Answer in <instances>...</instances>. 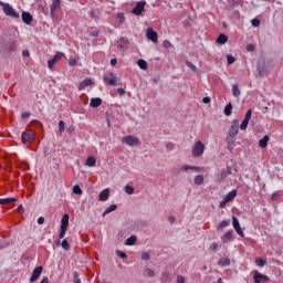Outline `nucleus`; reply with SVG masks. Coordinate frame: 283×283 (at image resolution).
Listing matches in <instances>:
<instances>
[{"label":"nucleus","instance_id":"obj_1","mask_svg":"<svg viewBox=\"0 0 283 283\" xmlns=\"http://www.w3.org/2000/svg\"><path fill=\"white\" fill-rule=\"evenodd\" d=\"M240 132V122L238 119H233L231 122L230 129L228 132L227 142L229 144L235 143V136H238V133Z\"/></svg>","mask_w":283,"mask_h":283},{"label":"nucleus","instance_id":"obj_2","mask_svg":"<svg viewBox=\"0 0 283 283\" xmlns=\"http://www.w3.org/2000/svg\"><path fill=\"white\" fill-rule=\"evenodd\" d=\"M205 149H207L205 143L197 140L191 148L192 158H200L201 156H205Z\"/></svg>","mask_w":283,"mask_h":283},{"label":"nucleus","instance_id":"obj_3","mask_svg":"<svg viewBox=\"0 0 283 283\" xmlns=\"http://www.w3.org/2000/svg\"><path fill=\"white\" fill-rule=\"evenodd\" d=\"M0 6L7 17H11V19H19V13L14 10L12 4L0 1Z\"/></svg>","mask_w":283,"mask_h":283},{"label":"nucleus","instance_id":"obj_4","mask_svg":"<svg viewBox=\"0 0 283 283\" xmlns=\"http://www.w3.org/2000/svg\"><path fill=\"white\" fill-rule=\"evenodd\" d=\"M237 196H238V190H231L226 196H223V200L219 205L220 209H224L227 205H229V202L235 200Z\"/></svg>","mask_w":283,"mask_h":283},{"label":"nucleus","instance_id":"obj_5","mask_svg":"<svg viewBox=\"0 0 283 283\" xmlns=\"http://www.w3.org/2000/svg\"><path fill=\"white\" fill-rule=\"evenodd\" d=\"M122 143H124V145H127L128 147H136L140 145V139H138V137L134 135H127L122 138Z\"/></svg>","mask_w":283,"mask_h":283},{"label":"nucleus","instance_id":"obj_6","mask_svg":"<svg viewBox=\"0 0 283 283\" xmlns=\"http://www.w3.org/2000/svg\"><path fill=\"white\" fill-rule=\"evenodd\" d=\"M146 6H147V1L142 0L136 3V6H135V8H133L132 12L135 14V17H140V14H143V12H145Z\"/></svg>","mask_w":283,"mask_h":283},{"label":"nucleus","instance_id":"obj_7","mask_svg":"<svg viewBox=\"0 0 283 283\" xmlns=\"http://www.w3.org/2000/svg\"><path fill=\"white\" fill-rule=\"evenodd\" d=\"M116 48L119 49L120 52H125L127 50H129V39L127 38H120L117 42H116Z\"/></svg>","mask_w":283,"mask_h":283},{"label":"nucleus","instance_id":"obj_8","mask_svg":"<svg viewBox=\"0 0 283 283\" xmlns=\"http://www.w3.org/2000/svg\"><path fill=\"white\" fill-rule=\"evenodd\" d=\"M253 114L252 109H249L244 116V119L242 120V123L240 124V129L241 132H247V127H249V122L251 120V116Z\"/></svg>","mask_w":283,"mask_h":283},{"label":"nucleus","instance_id":"obj_9","mask_svg":"<svg viewBox=\"0 0 283 283\" xmlns=\"http://www.w3.org/2000/svg\"><path fill=\"white\" fill-rule=\"evenodd\" d=\"M21 138H22L23 145H32V143H34V133L32 132L22 133Z\"/></svg>","mask_w":283,"mask_h":283},{"label":"nucleus","instance_id":"obj_10","mask_svg":"<svg viewBox=\"0 0 283 283\" xmlns=\"http://www.w3.org/2000/svg\"><path fill=\"white\" fill-rule=\"evenodd\" d=\"M61 59H63V53L62 52H57L53 59L48 61V67L49 70H54V65H56V63H59V61H61Z\"/></svg>","mask_w":283,"mask_h":283},{"label":"nucleus","instance_id":"obj_11","mask_svg":"<svg viewBox=\"0 0 283 283\" xmlns=\"http://www.w3.org/2000/svg\"><path fill=\"white\" fill-rule=\"evenodd\" d=\"M146 36L153 43H158V33L153 28L146 30Z\"/></svg>","mask_w":283,"mask_h":283},{"label":"nucleus","instance_id":"obj_12","mask_svg":"<svg viewBox=\"0 0 283 283\" xmlns=\"http://www.w3.org/2000/svg\"><path fill=\"white\" fill-rule=\"evenodd\" d=\"M253 280H254V283H266L269 282V276L255 271L253 275Z\"/></svg>","mask_w":283,"mask_h":283},{"label":"nucleus","instance_id":"obj_13","mask_svg":"<svg viewBox=\"0 0 283 283\" xmlns=\"http://www.w3.org/2000/svg\"><path fill=\"white\" fill-rule=\"evenodd\" d=\"M41 273H43V266H38L33 270V273L30 277V282L34 283L39 280V277H41Z\"/></svg>","mask_w":283,"mask_h":283},{"label":"nucleus","instance_id":"obj_14","mask_svg":"<svg viewBox=\"0 0 283 283\" xmlns=\"http://www.w3.org/2000/svg\"><path fill=\"white\" fill-rule=\"evenodd\" d=\"M104 83H107L108 85H113L116 86V75H114V73H111L108 75H104L103 77Z\"/></svg>","mask_w":283,"mask_h":283},{"label":"nucleus","instance_id":"obj_15","mask_svg":"<svg viewBox=\"0 0 283 283\" xmlns=\"http://www.w3.org/2000/svg\"><path fill=\"white\" fill-rule=\"evenodd\" d=\"M61 8V0H53L50 4L51 17H54L55 12Z\"/></svg>","mask_w":283,"mask_h":283},{"label":"nucleus","instance_id":"obj_16","mask_svg":"<svg viewBox=\"0 0 283 283\" xmlns=\"http://www.w3.org/2000/svg\"><path fill=\"white\" fill-rule=\"evenodd\" d=\"M22 21H23V23H25V25H30L31 23H32V14H30V12H25V11H23L22 12Z\"/></svg>","mask_w":283,"mask_h":283},{"label":"nucleus","instance_id":"obj_17","mask_svg":"<svg viewBox=\"0 0 283 283\" xmlns=\"http://www.w3.org/2000/svg\"><path fill=\"white\" fill-rule=\"evenodd\" d=\"M221 240L223 243L231 242L233 240V230L227 231L222 237Z\"/></svg>","mask_w":283,"mask_h":283},{"label":"nucleus","instance_id":"obj_18","mask_svg":"<svg viewBox=\"0 0 283 283\" xmlns=\"http://www.w3.org/2000/svg\"><path fill=\"white\" fill-rule=\"evenodd\" d=\"M101 202H105L109 199V189H104L99 192V196H98Z\"/></svg>","mask_w":283,"mask_h":283},{"label":"nucleus","instance_id":"obj_19","mask_svg":"<svg viewBox=\"0 0 283 283\" xmlns=\"http://www.w3.org/2000/svg\"><path fill=\"white\" fill-rule=\"evenodd\" d=\"M70 227V214H64L61 220V229H67Z\"/></svg>","mask_w":283,"mask_h":283},{"label":"nucleus","instance_id":"obj_20","mask_svg":"<svg viewBox=\"0 0 283 283\" xmlns=\"http://www.w3.org/2000/svg\"><path fill=\"white\" fill-rule=\"evenodd\" d=\"M137 240H138V237H136V234H133L128 239H126L125 245L126 247H134L136 244Z\"/></svg>","mask_w":283,"mask_h":283},{"label":"nucleus","instance_id":"obj_21","mask_svg":"<svg viewBox=\"0 0 283 283\" xmlns=\"http://www.w3.org/2000/svg\"><path fill=\"white\" fill-rule=\"evenodd\" d=\"M181 169L184 171H189V169H191L192 171H197V172L202 171V167H199V166H182Z\"/></svg>","mask_w":283,"mask_h":283},{"label":"nucleus","instance_id":"obj_22","mask_svg":"<svg viewBox=\"0 0 283 283\" xmlns=\"http://www.w3.org/2000/svg\"><path fill=\"white\" fill-rule=\"evenodd\" d=\"M103 105V99L95 97L91 99V107H101Z\"/></svg>","mask_w":283,"mask_h":283},{"label":"nucleus","instance_id":"obj_23","mask_svg":"<svg viewBox=\"0 0 283 283\" xmlns=\"http://www.w3.org/2000/svg\"><path fill=\"white\" fill-rule=\"evenodd\" d=\"M12 202H17V198L10 197L0 199V205H12Z\"/></svg>","mask_w":283,"mask_h":283},{"label":"nucleus","instance_id":"obj_24","mask_svg":"<svg viewBox=\"0 0 283 283\" xmlns=\"http://www.w3.org/2000/svg\"><path fill=\"white\" fill-rule=\"evenodd\" d=\"M229 41V36H227L226 34H220L217 39V43L219 45H224V43H227Z\"/></svg>","mask_w":283,"mask_h":283},{"label":"nucleus","instance_id":"obj_25","mask_svg":"<svg viewBox=\"0 0 283 283\" xmlns=\"http://www.w3.org/2000/svg\"><path fill=\"white\" fill-rule=\"evenodd\" d=\"M259 145L261 149H266V146L269 145V135H265L260 142Z\"/></svg>","mask_w":283,"mask_h":283},{"label":"nucleus","instance_id":"obj_26","mask_svg":"<svg viewBox=\"0 0 283 283\" xmlns=\"http://www.w3.org/2000/svg\"><path fill=\"white\" fill-rule=\"evenodd\" d=\"M161 282L163 283L171 282V273L169 272L161 273Z\"/></svg>","mask_w":283,"mask_h":283},{"label":"nucleus","instance_id":"obj_27","mask_svg":"<svg viewBox=\"0 0 283 283\" xmlns=\"http://www.w3.org/2000/svg\"><path fill=\"white\" fill-rule=\"evenodd\" d=\"M86 167H96V158L93 156L87 157Z\"/></svg>","mask_w":283,"mask_h":283},{"label":"nucleus","instance_id":"obj_28","mask_svg":"<svg viewBox=\"0 0 283 283\" xmlns=\"http://www.w3.org/2000/svg\"><path fill=\"white\" fill-rule=\"evenodd\" d=\"M92 85V80L86 78L78 85V90H85V87H90Z\"/></svg>","mask_w":283,"mask_h":283},{"label":"nucleus","instance_id":"obj_29","mask_svg":"<svg viewBox=\"0 0 283 283\" xmlns=\"http://www.w3.org/2000/svg\"><path fill=\"white\" fill-rule=\"evenodd\" d=\"M219 266H230L231 265V260L229 258H222L218 262Z\"/></svg>","mask_w":283,"mask_h":283},{"label":"nucleus","instance_id":"obj_30","mask_svg":"<svg viewBox=\"0 0 283 283\" xmlns=\"http://www.w3.org/2000/svg\"><path fill=\"white\" fill-rule=\"evenodd\" d=\"M144 275H145V277H154L156 275V271H154L149 268H146L144 270Z\"/></svg>","mask_w":283,"mask_h":283},{"label":"nucleus","instance_id":"obj_31","mask_svg":"<svg viewBox=\"0 0 283 283\" xmlns=\"http://www.w3.org/2000/svg\"><path fill=\"white\" fill-rule=\"evenodd\" d=\"M205 182V176L203 175H197L195 177V185H197L198 187H200V185H202Z\"/></svg>","mask_w":283,"mask_h":283},{"label":"nucleus","instance_id":"obj_32","mask_svg":"<svg viewBox=\"0 0 283 283\" xmlns=\"http://www.w3.org/2000/svg\"><path fill=\"white\" fill-rule=\"evenodd\" d=\"M117 206L116 205H111L108 208L105 209V211L103 212V218H105V216H107L108 213H112V211H116Z\"/></svg>","mask_w":283,"mask_h":283},{"label":"nucleus","instance_id":"obj_33","mask_svg":"<svg viewBox=\"0 0 283 283\" xmlns=\"http://www.w3.org/2000/svg\"><path fill=\"white\" fill-rule=\"evenodd\" d=\"M232 94L233 96H235V98H240V87H238V84H233L232 85Z\"/></svg>","mask_w":283,"mask_h":283},{"label":"nucleus","instance_id":"obj_34","mask_svg":"<svg viewBox=\"0 0 283 283\" xmlns=\"http://www.w3.org/2000/svg\"><path fill=\"white\" fill-rule=\"evenodd\" d=\"M232 112H233V105L231 103L227 104V106L224 107V115L231 116Z\"/></svg>","mask_w":283,"mask_h":283},{"label":"nucleus","instance_id":"obj_35","mask_svg":"<svg viewBox=\"0 0 283 283\" xmlns=\"http://www.w3.org/2000/svg\"><path fill=\"white\" fill-rule=\"evenodd\" d=\"M137 65L140 70H147V61L143 59L138 60Z\"/></svg>","mask_w":283,"mask_h":283},{"label":"nucleus","instance_id":"obj_36","mask_svg":"<svg viewBox=\"0 0 283 283\" xmlns=\"http://www.w3.org/2000/svg\"><path fill=\"white\" fill-rule=\"evenodd\" d=\"M255 264L256 266H266V260L262 259V258H256L255 259Z\"/></svg>","mask_w":283,"mask_h":283},{"label":"nucleus","instance_id":"obj_37","mask_svg":"<svg viewBox=\"0 0 283 283\" xmlns=\"http://www.w3.org/2000/svg\"><path fill=\"white\" fill-rule=\"evenodd\" d=\"M73 193H75L76 196H83V189H81V186L75 185L73 187Z\"/></svg>","mask_w":283,"mask_h":283},{"label":"nucleus","instance_id":"obj_38","mask_svg":"<svg viewBox=\"0 0 283 283\" xmlns=\"http://www.w3.org/2000/svg\"><path fill=\"white\" fill-rule=\"evenodd\" d=\"M231 224V221L229 220H223L219 223L218 229H227Z\"/></svg>","mask_w":283,"mask_h":283},{"label":"nucleus","instance_id":"obj_39","mask_svg":"<svg viewBox=\"0 0 283 283\" xmlns=\"http://www.w3.org/2000/svg\"><path fill=\"white\" fill-rule=\"evenodd\" d=\"M124 189H125V193H127L128 196H133L134 188L130 185H126Z\"/></svg>","mask_w":283,"mask_h":283},{"label":"nucleus","instance_id":"obj_40","mask_svg":"<svg viewBox=\"0 0 283 283\" xmlns=\"http://www.w3.org/2000/svg\"><path fill=\"white\" fill-rule=\"evenodd\" d=\"M151 259V255L149 254V252H143L142 253V260L144 261V262H147V261H149Z\"/></svg>","mask_w":283,"mask_h":283},{"label":"nucleus","instance_id":"obj_41","mask_svg":"<svg viewBox=\"0 0 283 283\" xmlns=\"http://www.w3.org/2000/svg\"><path fill=\"white\" fill-rule=\"evenodd\" d=\"M232 227L233 229H238L240 227V221L237 217H232Z\"/></svg>","mask_w":283,"mask_h":283},{"label":"nucleus","instance_id":"obj_42","mask_svg":"<svg viewBox=\"0 0 283 283\" xmlns=\"http://www.w3.org/2000/svg\"><path fill=\"white\" fill-rule=\"evenodd\" d=\"M227 62H228V65H233V63H235V57H233V55L231 54H228Z\"/></svg>","mask_w":283,"mask_h":283},{"label":"nucleus","instance_id":"obj_43","mask_svg":"<svg viewBox=\"0 0 283 283\" xmlns=\"http://www.w3.org/2000/svg\"><path fill=\"white\" fill-rule=\"evenodd\" d=\"M59 132L60 134H63V132H65V122L63 120L59 122Z\"/></svg>","mask_w":283,"mask_h":283},{"label":"nucleus","instance_id":"obj_44","mask_svg":"<svg viewBox=\"0 0 283 283\" xmlns=\"http://www.w3.org/2000/svg\"><path fill=\"white\" fill-rule=\"evenodd\" d=\"M166 149H167V151H174V149H176V145H174V143L169 142L166 144Z\"/></svg>","mask_w":283,"mask_h":283},{"label":"nucleus","instance_id":"obj_45","mask_svg":"<svg viewBox=\"0 0 283 283\" xmlns=\"http://www.w3.org/2000/svg\"><path fill=\"white\" fill-rule=\"evenodd\" d=\"M116 255H118V258H122V260H127V254L120 250L116 251Z\"/></svg>","mask_w":283,"mask_h":283},{"label":"nucleus","instance_id":"obj_46","mask_svg":"<svg viewBox=\"0 0 283 283\" xmlns=\"http://www.w3.org/2000/svg\"><path fill=\"white\" fill-rule=\"evenodd\" d=\"M65 233H67V228H61L60 230V240H63V238H65Z\"/></svg>","mask_w":283,"mask_h":283},{"label":"nucleus","instance_id":"obj_47","mask_svg":"<svg viewBox=\"0 0 283 283\" xmlns=\"http://www.w3.org/2000/svg\"><path fill=\"white\" fill-rule=\"evenodd\" d=\"M62 249H64V251H70V243L67 240L62 241Z\"/></svg>","mask_w":283,"mask_h":283},{"label":"nucleus","instance_id":"obj_48","mask_svg":"<svg viewBox=\"0 0 283 283\" xmlns=\"http://www.w3.org/2000/svg\"><path fill=\"white\" fill-rule=\"evenodd\" d=\"M186 65L188 67H190V70H192V72H198V67H196V65H193V63L188 61V62H186Z\"/></svg>","mask_w":283,"mask_h":283},{"label":"nucleus","instance_id":"obj_49","mask_svg":"<svg viewBox=\"0 0 283 283\" xmlns=\"http://www.w3.org/2000/svg\"><path fill=\"white\" fill-rule=\"evenodd\" d=\"M99 32L98 29L94 28L90 31V36H98Z\"/></svg>","mask_w":283,"mask_h":283},{"label":"nucleus","instance_id":"obj_50","mask_svg":"<svg viewBox=\"0 0 283 283\" xmlns=\"http://www.w3.org/2000/svg\"><path fill=\"white\" fill-rule=\"evenodd\" d=\"M234 230L238 233V235H240L241 238H244V232L242 231V227L239 226V228H234Z\"/></svg>","mask_w":283,"mask_h":283},{"label":"nucleus","instance_id":"obj_51","mask_svg":"<svg viewBox=\"0 0 283 283\" xmlns=\"http://www.w3.org/2000/svg\"><path fill=\"white\" fill-rule=\"evenodd\" d=\"M163 48H165V50H169V48H171V42H169L168 40H165L163 42Z\"/></svg>","mask_w":283,"mask_h":283},{"label":"nucleus","instance_id":"obj_52","mask_svg":"<svg viewBox=\"0 0 283 283\" xmlns=\"http://www.w3.org/2000/svg\"><path fill=\"white\" fill-rule=\"evenodd\" d=\"M280 196H281L280 192H274V193H272V196H271V200H273V201L280 200Z\"/></svg>","mask_w":283,"mask_h":283},{"label":"nucleus","instance_id":"obj_53","mask_svg":"<svg viewBox=\"0 0 283 283\" xmlns=\"http://www.w3.org/2000/svg\"><path fill=\"white\" fill-rule=\"evenodd\" d=\"M9 50H10V52H14V50H17V42H11L9 44Z\"/></svg>","mask_w":283,"mask_h":283},{"label":"nucleus","instance_id":"obj_54","mask_svg":"<svg viewBox=\"0 0 283 283\" xmlns=\"http://www.w3.org/2000/svg\"><path fill=\"white\" fill-rule=\"evenodd\" d=\"M251 23H252L253 28H260V20L253 19V20L251 21Z\"/></svg>","mask_w":283,"mask_h":283},{"label":"nucleus","instance_id":"obj_55","mask_svg":"<svg viewBox=\"0 0 283 283\" xmlns=\"http://www.w3.org/2000/svg\"><path fill=\"white\" fill-rule=\"evenodd\" d=\"M117 18H118V20H119V23H125V14L118 13V14H117Z\"/></svg>","mask_w":283,"mask_h":283},{"label":"nucleus","instance_id":"obj_56","mask_svg":"<svg viewBox=\"0 0 283 283\" xmlns=\"http://www.w3.org/2000/svg\"><path fill=\"white\" fill-rule=\"evenodd\" d=\"M247 50H248V52H254V51H255V45H253V44H248V45H247Z\"/></svg>","mask_w":283,"mask_h":283},{"label":"nucleus","instance_id":"obj_57","mask_svg":"<svg viewBox=\"0 0 283 283\" xmlns=\"http://www.w3.org/2000/svg\"><path fill=\"white\" fill-rule=\"evenodd\" d=\"M117 92L119 94V96H125V94H127V92L125 91V88H117Z\"/></svg>","mask_w":283,"mask_h":283},{"label":"nucleus","instance_id":"obj_58","mask_svg":"<svg viewBox=\"0 0 283 283\" xmlns=\"http://www.w3.org/2000/svg\"><path fill=\"white\" fill-rule=\"evenodd\" d=\"M210 251H216L218 249V243L213 242L210 244Z\"/></svg>","mask_w":283,"mask_h":283},{"label":"nucleus","instance_id":"obj_59","mask_svg":"<svg viewBox=\"0 0 283 283\" xmlns=\"http://www.w3.org/2000/svg\"><path fill=\"white\" fill-rule=\"evenodd\" d=\"M202 103H205V105H209V103H211V97H203Z\"/></svg>","mask_w":283,"mask_h":283},{"label":"nucleus","instance_id":"obj_60","mask_svg":"<svg viewBox=\"0 0 283 283\" xmlns=\"http://www.w3.org/2000/svg\"><path fill=\"white\" fill-rule=\"evenodd\" d=\"M177 283H185V276L178 275L177 276Z\"/></svg>","mask_w":283,"mask_h":283},{"label":"nucleus","instance_id":"obj_61","mask_svg":"<svg viewBox=\"0 0 283 283\" xmlns=\"http://www.w3.org/2000/svg\"><path fill=\"white\" fill-rule=\"evenodd\" d=\"M44 222H45V218L40 217V218L38 219V224H43Z\"/></svg>","mask_w":283,"mask_h":283},{"label":"nucleus","instance_id":"obj_62","mask_svg":"<svg viewBox=\"0 0 283 283\" xmlns=\"http://www.w3.org/2000/svg\"><path fill=\"white\" fill-rule=\"evenodd\" d=\"M22 56H25V57L30 56V51L28 50L22 51Z\"/></svg>","mask_w":283,"mask_h":283},{"label":"nucleus","instance_id":"obj_63","mask_svg":"<svg viewBox=\"0 0 283 283\" xmlns=\"http://www.w3.org/2000/svg\"><path fill=\"white\" fill-rule=\"evenodd\" d=\"M22 118H30V113H28V112L22 113Z\"/></svg>","mask_w":283,"mask_h":283},{"label":"nucleus","instance_id":"obj_64","mask_svg":"<svg viewBox=\"0 0 283 283\" xmlns=\"http://www.w3.org/2000/svg\"><path fill=\"white\" fill-rule=\"evenodd\" d=\"M40 283H50V279L44 277V279H42V281Z\"/></svg>","mask_w":283,"mask_h":283}]
</instances>
